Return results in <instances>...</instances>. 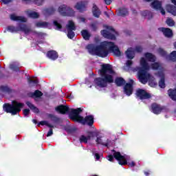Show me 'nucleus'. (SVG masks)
<instances>
[{"label":"nucleus","mask_w":176,"mask_h":176,"mask_svg":"<svg viewBox=\"0 0 176 176\" xmlns=\"http://www.w3.org/2000/svg\"><path fill=\"white\" fill-rule=\"evenodd\" d=\"M102 77L96 78L94 82L98 87H107L108 83H113V76L115 70L109 63H104L101 65V69L98 71Z\"/></svg>","instance_id":"2"},{"label":"nucleus","mask_w":176,"mask_h":176,"mask_svg":"<svg viewBox=\"0 0 176 176\" xmlns=\"http://www.w3.org/2000/svg\"><path fill=\"white\" fill-rule=\"evenodd\" d=\"M166 23L168 27H174L175 25V21H174V19L171 18H167Z\"/></svg>","instance_id":"39"},{"label":"nucleus","mask_w":176,"mask_h":176,"mask_svg":"<svg viewBox=\"0 0 176 176\" xmlns=\"http://www.w3.org/2000/svg\"><path fill=\"white\" fill-rule=\"evenodd\" d=\"M88 135L86 137L85 135H82L80 137V142H84L85 144H87V141L89 140H91V138H94V137H98V134L95 131H87Z\"/></svg>","instance_id":"12"},{"label":"nucleus","mask_w":176,"mask_h":176,"mask_svg":"<svg viewBox=\"0 0 176 176\" xmlns=\"http://www.w3.org/2000/svg\"><path fill=\"white\" fill-rule=\"evenodd\" d=\"M104 14H105L106 16H107L108 17L109 16V15H108V12H104Z\"/></svg>","instance_id":"63"},{"label":"nucleus","mask_w":176,"mask_h":176,"mask_svg":"<svg viewBox=\"0 0 176 176\" xmlns=\"http://www.w3.org/2000/svg\"><path fill=\"white\" fill-rule=\"evenodd\" d=\"M141 15L143 16V17H146V16H149L148 20H151L152 17H153V14L151 11L145 10L141 12Z\"/></svg>","instance_id":"37"},{"label":"nucleus","mask_w":176,"mask_h":176,"mask_svg":"<svg viewBox=\"0 0 176 176\" xmlns=\"http://www.w3.org/2000/svg\"><path fill=\"white\" fill-rule=\"evenodd\" d=\"M96 141L97 144H99L100 145H103V146H109V144H111V140H109V139L106 140V142H102L101 138H97Z\"/></svg>","instance_id":"31"},{"label":"nucleus","mask_w":176,"mask_h":176,"mask_svg":"<svg viewBox=\"0 0 176 176\" xmlns=\"http://www.w3.org/2000/svg\"><path fill=\"white\" fill-rule=\"evenodd\" d=\"M49 25V23H47V22H41L38 21L36 23V26L37 27H47V25Z\"/></svg>","instance_id":"42"},{"label":"nucleus","mask_w":176,"mask_h":176,"mask_svg":"<svg viewBox=\"0 0 176 176\" xmlns=\"http://www.w3.org/2000/svg\"><path fill=\"white\" fill-rule=\"evenodd\" d=\"M174 46H175V49H176V42H175Z\"/></svg>","instance_id":"64"},{"label":"nucleus","mask_w":176,"mask_h":176,"mask_svg":"<svg viewBox=\"0 0 176 176\" xmlns=\"http://www.w3.org/2000/svg\"><path fill=\"white\" fill-rule=\"evenodd\" d=\"M136 97L140 98V100H149V98H152V95L145 91V89H138L136 91Z\"/></svg>","instance_id":"11"},{"label":"nucleus","mask_w":176,"mask_h":176,"mask_svg":"<svg viewBox=\"0 0 176 176\" xmlns=\"http://www.w3.org/2000/svg\"><path fill=\"white\" fill-rule=\"evenodd\" d=\"M36 35H38V36H41L43 35L42 32H36Z\"/></svg>","instance_id":"61"},{"label":"nucleus","mask_w":176,"mask_h":176,"mask_svg":"<svg viewBox=\"0 0 176 176\" xmlns=\"http://www.w3.org/2000/svg\"><path fill=\"white\" fill-rule=\"evenodd\" d=\"M144 175H145L146 176H149V173H148V172H144Z\"/></svg>","instance_id":"62"},{"label":"nucleus","mask_w":176,"mask_h":176,"mask_svg":"<svg viewBox=\"0 0 176 176\" xmlns=\"http://www.w3.org/2000/svg\"><path fill=\"white\" fill-rule=\"evenodd\" d=\"M151 8L153 9H155V10H159L160 8H162V2L155 0L151 3Z\"/></svg>","instance_id":"27"},{"label":"nucleus","mask_w":176,"mask_h":176,"mask_svg":"<svg viewBox=\"0 0 176 176\" xmlns=\"http://www.w3.org/2000/svg\"><path fill=\"white\" fill-rule=\"evenodd\" d=\"M158 31L163 33L166 38H172L173 35V30L168 28H160Z\"/></svg>","instance_id":"14"},{"label":"nucleus","mask_w":176,"mask_h":176,"mask_svg":"<svg viewBox=\"0 0 176 176\" xmlns=\"http://www.w3.org/2000/svg\"><path fill=\"white\" fill-rule=\"evenodd\" d=\"M42 96H43V93L38 89L32 94V97H36V98H39L42 97Z\"/></svg>","instance_id":"40"},{"label":"nucleus","mask_w":176,"mask_h":176,"mask_svg":"<svg viewBox=\"0 0 176 176\" xmlns=\"http://www.w3.org/2000/svg\"><path fill=\"white\" fill-rule=\"evenodd\" d=\"M128 166H129L130 167H134L135 166V162H134V161H132L131 162H127Z\"/></svg>","instance_id":"53"},{"label":"nucleus","mask_w":176,"mask_h":176,"mask_svg":"<svg viewBox=\"0 0 176 176\" xmlns=\"http://www.w3.org/2000/svg\"><path fill=\"white\" fill-rule=\"evenodd\" d=\"M47 126V127H50V129H54V125H52L51 124H49V122L47 121H45V120H43V121H41L38 126Z\"/></svg>","instance_id":"38"},{"label":"nucleus","mask_w":176,"mask_h":176,"mask_svg":"<svg viewBox=\"0 0 176 176\" xmlns=\"http://www.w3.org/2000/svg\"><path fill=\"white\" fill-rule=\"evenodd\" d=\"M133 87L132 84H126L124 87V93L126 96H131L133 94Z\"/></svg>","instance_id":"20"},{"label":"nucleus","mask_w":176,"mask_h":176,"mask_svg":"<svg viewBox=\"0 0 176 176\" xmlns=\"http://www.w3.org/2000/svg\"><path fill=\"white\" fill-rule=\"evenodd\" d=\"M117 14L118 16L125 17V16H127V14H129V11L124 8H120L118 10Z\"/></svg>","instance_id":"25"},{"label":"nucleus","mask_w":176,"mask_h":176,"mask_svg":"<svg viewBox=\"0 0 176 176\" xmlns=\"http://www.w3.org/2000/svg\"><path fill=\"white\" fill-rule=\"evenodd\" d=\"M86 49H87L89 54L98 56V57H107L109 53H113L117 57L122 56L120 50L118 45H115L113 42L104 41L100 43L99 45L88 44Z\"/></svg>","instance_id":"1"},{"label":"nucleus","mask_w":176,"mask_h":176,"mask_svg":"<svg viewBox=\"0 0 176 176\" xmlns=\"http://www.w3.org/2000/svg\"><path fill=\"white\" fill-rule=\"evenodd\" d=\"M26 105H28V107L34 112V113H39V109L38 107H35L31 102L28 101L26 102Z\"/></svg>","instance_id":"29"},{"label":"nucleus","mask_w":176,"mask_h":176,"mask_svg":"<svg viewBox=\"0 0 176 176\" xmlns=\"http://www.w3.org/2000/svg\"><path fill=\"white\" fill-rule=\"evenodd\" d=\"M101 34L104 38H107V39H111V41H116V36L115 34H113L109 31L107 30H102L100 32Z\"/></svg>","instance_id":"15"},{"label":"nucleus","mask_w":176,"mask_h":176,"mask_svg":"<svg viewBox=\"0 0 176 176\" xmlns=\"http://www.w3.org/2000/svg\"><path fill=\"white\" fill-rule=\"evenodd\" d=\"M130 82H128V84L132 85V86L134 85V80H130Z\"/></svg>","instance_id":"58"},{"label":"nucleus","mask_w":176,"mask_h":176,"mask_svg":"<svg viewBox=\"0 0 176 176\" xmlns=\"http://www.w3.org/2000/svg\"><path fill=\"white\" fill-rule=\"evenodd\" d=\"M32 122L34 124H38V120H35V119H33L32 120Z\"/></svg>","instance_id":"59"},{"label":"nucleus","mask_w":176,"mask_h":176,"mask_svg":"<svg viewBox=\"0 0 176 176\" xmlns=\"http://www.w3.org/2000/svg\"><path fill=\"white\" fill-rule=\"evenodd\" d=\"M140 66L141 67H136L135 69L138 71L139 82L143 85H146V83H148V80L151 79V74L148 73V71H149V64H148L145 58H141Z\"/></svg>","instance_id":"4"},{"label":"nucleus","mask_w":176,"mask_h":176,"mask_svg":"<svg viewBox=\"0 0 176 176\" xmlns=\"http://www.w3.org/2000/svg\"><path fill=\"white\" fill-rule=\"evenodd\" d=\"M66 28L67 30V38H69V39H74L75 37V32L74 31H76L75 23L72 21H69L68 24L66 25Z\"/></svg>","instance_id":"10"},{"label":"nucleus","mask_w":176,"mask_h":176,"mask_svg":"<svg viewBox=\"0 0 176 176\" xmlns=\"http://www.w3.org/2000/svg\"><path fill=\"white\" fill-rule=\"evenodd\" d=\"M92 13L94 17H96L97 19H98L100 16H101V11L98 8V7L96 6V4H94L93 6Z\"/></svg>","instance_id":"24"},{"label":"nucleus","mask_w":176,"mask_h":176,"mask_svg":"<svg viewBox=\"0 0 176 176\" xmlns=\"http://www.w3.org/2000/svg\"><path fill=\"white\" fill-rule=\"evenodd\" d=\"M58 12H59L61 16H74V10L67 6V5L65 4L60 6L58 8Z\"/></svg>","instance_id":"8"},{"label":"nucleus","mask_w":176,"mask_h":176,"mask_svg":"<svg viewBox=\"0 0 176 176\" xmlns=\"http://www.w3.org/2000/svg\"><path fill=\"white\" fill-rule=\"evenodd\" d=\"M28 82L30 87H34V86H36V85L39 83V81L38 80H34L31 78H28Z\"/></svg>","instance_id":"36"},{"label":"nucleus","mask_w":176,"mask_h":176,"mask_svg":"<svg viewBox=\"0 0 176 176\" xmlns=\"http://www.w3.org/2000/svg\"><path fill=\"white\" fill-rule=\"evenodd\" d=\"M106 5H110L112 3V0H104Z\"/></svg>","instance_id":"55"},{"label":"nucleus","mask_w":176,"mask_h":176,"mask_svg":"<svg viewBox=\"0 0 176 176\" xmlns=\"http://www.w3.org/2000/svg\"><path fill=\"white\" fill-rule=\"evenodd\" d=\"M114 82L118 87H121V86H124V85H126V80L122 77L116 78Z\"/></svg>","instance_id":"23"},{"label":"nucleus","mask_w":176,"mask_h":176,"mask_svg":"<svg viewBox=\"0 0 176 176\" xmlns=\"http://www.w3.org/2000/svg\"><path fill=\"white\" fill-rule=\"evenodd\" d=\"M10 19L12 21H21V23H26L27 19L24 16H17L14 14L10 15Z\"/></svg>","instance_id":"22"},{"label":"nucleus","mask_w":176,"mask_h":176,"mask_svg":"<svg viewBox=\"0 0 176 176\" xmlns=\"http://www.w3.org/2000/svg\"><path fill=\"white\" fill-rule=\"evenodd\" d=\"M113 155H108L109 162H113L116 159V160L118 161V164H120V166H126V164H127L126 157L124 155H122L119 151H115V150H113Z\"/></svg>","instance_id":"7"},{"label":"nucleus","mask_w":176,"mask_h":176,"mask_svg":"<svg viewBox=\"0 0 176 176\" xmlns=\"http://www.w3.org/2000/svg\"><path fill=\"white\" fill-rule=\"evenodd\" d=\"M0 91H1V93H5L6 94H7L8 93H11L12 90L8 86L1 85L0 86Z\"/></svg>","instance_id":"35"},{"label":"nucleus","mask_w":176,"mask_h":176,"mask_svg":"<svg viewBox=\"0 0 176 176\" xmlns=\"http://www.w3.org/2000/svg\"><path fill=\"white\" fill-rule=\"evenodd\" d=\"M3 3H10V2H12V0H1Z\"/></svg>","instance_id":"57"},{"label":"nucleus","mask_w":176,"mask_h":176,"mask_svg":"<svg viewBox=\"0 0 176 176\" xmlns=\"http://www.w3.org/2000/svg\"><path fill=\"white\" fill-rule=\"evenodd\" d=\"M107 30H109V31H111V32H113L116 35H118V32L115 31V29L111 26H107Z\"/></svg>","instance_id":"46"},{"label":"nucleus","mask_w":176,"mask_h":176,"mask_svg":"<svg viewBox=\"0 0 176 176\" xmlns=\"http://www.w3.org/2000/svg\"><path fill=\"white\" fill-rule=\"evenodd\" d=\"M54 25L56 27V30H61L63 28V25L60 23H58L57 21H54Z\"/></svg>","instance_id":"43"},{"label":"nucleus","mask_w":176,"mask_h":176,"mask_svg":"<svg viewBox=\"0 0 176 176\" xmlns=\"http://www.w3.org/2000/svg\"><path fill=\"white\" fill-rule=\"evenodd\" d=\"M151 68L153 69H159L160 68V64L159 63H154L151 65Z\"/></svg>","instance_id":"45"},{"label":"nucleus","mask_w":176,"mask_h":176,"mask_svg":"<svg viewBox=\"0 0 176 176\" xmlns=\"http://www.w3.org/2000/svg\"><path fill=\"white\" fill-rule=\"evenodd\" d=\"M55 109L56 112H58V113H60L61 115H65V113L69 111V107L67 105L60 104L57 106Z\"/></svg>","instance_id":"16"},{"label":"nucleus","mask_w":176,"mask_h":176,"mask_svg":"<svg viewBox=\"0 0 176 176\" xmlns=\"http://www.w3.org/2000/svg\"><path fill=\"white\" fill-rule=\"evenodd\" d=\"M7 31L12 33L21 31V32H24L25 34H30V32H31L30 28H28L25 23H23L21 22L18 23L17 27H14L13 25L8 26Z\"/></svg>","instance_id":"6"},{"label":"nucleus","mask_w":176,"mask_h":176,"mask_svg":"<svg viewBox=\"0 0 176 176\" xmlns=\"http://www.w3.org/2000/svg\"><path fill=\"white\" fill-rule=\"evenodd\" d=\"M158 10H160V12L162 13V14H163V16L166 14V11L162 7Z\"/></svg>","instance_id":"54"},{"label":"nucleus","mask_w":176,"mask_h":176,"mask_svg":"<svg viewBox=\"0 0 176 176\" xmlns=\"http://www.w3.org/2000/svg\"><path fill=\"white\" fill-rule=\"evenodd\" d=\"M44 12L47 16H52V14H54V12H56V9H54V8L53 7H50L48 8H45L44 10Z\"/></svg>","instance_id":"34"},{"label":"nucleus","mask_w":176,"mask_h":176,"mask_svg":"<svg viewBox=\"0 0 176 176\" xmlns=\"http://www.w3.org/2000/svg\"><path fill=\"white\" fill-rule=\"evenodd\" d=\"M135 52H137V53H142V47L137 46V47H135Z\"/></svg>","instance_id":"48"},{"label":"nucleus","mask_w":176,"mask_h":176,"mask_svg":"<svg viewBox=\"0 0 176 176\" xmlns=\"http://www.w3.org/2000/svg\"><path fill=\"white\" fill-rule=\"evenodd\" d=\"M81 35L85 41H89L90 37L91 36V34L87 30H82L81 31Z\"/></svg>","instance_id":"28"},{"label":"nucleus","mask_w":176,"mask_h":176,"mask_svg":"<svg viewBox=\"0 0 176 176\" xmlns=\"http://www.w3.org/2000/svg\"><path fill=\"white\" fill-rule=\"evenodd\" d=\"M48 118L50 119L52 123H55V124L60 123V118L53 114H49Z\"/></svg>","instance_id":"33"},{"label":"nucleus","mask_w":176,"mask_h":176,"mask_svg":"<svg viewBox=\"0 0 176 176\" xmlns=\"http://www.w3.org/2000/svg\"><path fill=\"white\" fill-rule=\"evenodd\" d=\"M132 65H133L132 60H127L126 61V67H128V68L131 67Z\"/></svg>","instance_id":"51"},{"label":"nucleus","mask_w":176,"mask_h":176,"mask_svg":"<svg viewBox=\"0 0 176 176\" xmlns=\"http://www.w3.org/2000/svg\"><path fill=\"white\" fill-rule=\"evenodd\" d=\"M23 112L25 116H28L30 115V109H24Z\"/></svg>","instance_id":"47"},{"label":"nucleus","mask_w":176,"mask_h":176,"mask_svg":"<svg viewBox=\"0 0 176 176\" xmlns=\"http://www.w3.org/2000/svg\"><path fill=\"white\" fill-rule=\"evenodd\" d=\"M47 57L50 60H53V61L57 60L58 58V53L55 50H50L47 52Z\"/></svg>","instance_id":"18"},{"label":"nucleus","mask_w":176,"mask_h":176,"mask_svg":"<svg viewBox=\"0 0 176 176\" xmlns=\"http://www.w3.org/2000/svg\"><path fill=\"white\" fill-rule=\"evenodd\" d=\"M45 0H34V2L36 3V5H38V6H41V5H42V3H43Z\"/></svg>","instance_id":"49"},{"label":"nucleus","mask_w":176,"mask_h":176,"mask_svg":"<svg viewBox=\"0 0 176 176\" xmlns=\"http://www.w3.org/2000/svg\"><path fill=\"white\" fill-rule=\"evenodd\" d=\"M151 112L155 113V115H160L162 113V111L164 109V107L162 106L156 102H154L151 104Z\"/></svg>","instance_id":"13"},{"label":"nucleus","mask_w":176,"mask_h":176,"mask_svg":"<svg viewBox=\"0 0 176 176\" xmlns=\"http://www.w3.org/2000/svg\"><path fill=\"white\" fill-rule=\"evenodd\" d=\"M10 68L12 69V71H14L15 72H19V71H20V68L16 66V65H10Z\"/></svg>","instance_id":"44"},{"label":"nucleus","mask_w":176,"mask_h":176,"mask_svg":"<svg viewBox=\"0 0 176 176\" xmlns=\"http://www.w3.org/2000/svg\"><path fill=\"white\" fill-rule=\"evenodd\" d=\"M168 96L173 101H176V89L168 90Z\"/></svg>","instance_id":"32"},{"label":"nucleus","mask_w":176,"mask_h":176,"mask_svg":"<svg viewBox=\"0 0 176 176\" xmlns=\"http://www.w3.org/2000/svg\"><path fill=\"white\" fill-rule=\"evenodd\" d=\"M82 112H83V110L80 107L77 109H71V111L69 113V118L73 122L80 123L82 126H85V124H87V126L91 127V126L94 124V116L89 115L84 118L80 116Z\"/></svg>","instance_id":"3"},{"label":"nucleus","mask_w":176,"mask_h":176,"mask_svg":"<svg viewBox=\"0 0 176 176\" xmlns=\"http://www.w3.org/2000/svg\"><path fill=\"white\" fill-rule=\"evenodd\" d=\"M158 53L162 56V57H165L166 60H170V61L176 63V51H173L168 55L167 52L164 51L162 48H159Z\"/></svg>","instance_id":"9"},{"label":"nucleus","mask_w":176,"mask_h":176,"mask_svg":"<svg viewBox=\"0 0 176 176\" xmlns=\"http://www.w3.org/2000/svg\"><path fill=\"white\" fill-rule=\"evenodd\" d=\"M29 17L31 19H38L39 18V14L36 12H32L28 14Z\"/></svg>","instance_id":"41"},{"label":"nucleus","mask_w":176,"mask_h":176,"mask_svg":"<svg viewBox=\"0 0 176 176\" xmlns=\"http://www.w3.org/2000/svg\"><path fill=\"white\" fill-rule=\"evenodd\" d=\"M125 54L129 60H133L135 57V52L133 47H129L125 52Z\"/></svg>","instance_id":"21"},{"label":"nucleus","mask_w":176,"mask_h":176,"mask_svg":"<svg viewBox=\"0 0 176 176\" xmlns=\"http://www.w3.org/2000/svg\"><path fill=\"white\" fill-rule=\"evenodd\" d=\"M24 107V104L20 103L16 100L12 101V104L5 103L3 109L7 113H12V115H17L21 111V108Z\"/></svg>","instance_id":"5"},{"label":"nucleus","mask_w":176,"mask_h":176,"mask_svg":"<svg viewBox=\"0 0 176 176\" xmlns=\"http://www.w3.org/2000/svg\"><path fill=\"white\" fill-rule=\"evenodd\" d=\"M91 28L92 31H97V25L96 23H91Z\"/></svg>","instance_id":"50"},{"label":"nucleus","mask_w":176,"mask_h":176,"mask_svg":"<svg viewBox=\"0 0 176 176\" xmlns=\"http://www.w3.org/2000/svg\"><path fill=\"white\" fill-rule=\"evenodd\" d=\"M172 3L176 6V0H171Z\"/></svg>","instance_id":"60"},{"label":"nucleus","mask_w":176,"mask_h":176,"mask_svg":"<svg viewBox=\"0 0 176 176\" xmlns=\"http://www.w3.org/2000/svg\"><path fill=\"white\" fill-rule=\"evenodd\" d=\"M95 157H96V160H100V157H101L100 156V154L96 153H95Z\"/></svg>","instance_id":"56"},{"label":"nucleus","mask_w":176,"mask_h":176,"mask_svg":"<svg viewBox=\"0 0 176 176\" xmlns=\"http://www.w3.org/2000/svg\"><path fill=\"white\" fill-rule=\"evenodd\" d=\"M157 76H159L160 78V80L159 81V87H161V89H164L166 87V80L164 76V73L163 72H158L157 73Z\"/></svg>","instance_id":"17"},{"label":"nucleus","mask_w":176,"mask_h":176,"mask_svg":"<svg viewBox=\"0 0 176 176\" xmlns=\"http://www.w3.org/2000/svg\"><path fill=\"white\" fill-rule=\"evenodd\" d=\"M51 135H53V129H50V131L47 133V137H51Z\"/></svg>","instance_id":"52"},{"label":"nucleus","mask_w":176,"mask_h":176,"mask_svg":"<svg viewBox=\"0 0 176 176\" xmlns=\"http://www.w3.org/2000/svg\"><path fill=\"white\" fill-rule=\"evenodd\" d=\"M75 8H76L78 12H80L82 13V12H86V2L85 1H80L76 3L75 6Z\"/></svg>","instance_id":"19"},{"label":"nucleus","mask_w":176,"mask_h":176,"mask_svg":"<svg viewBox=\"0 0 176 176\" xmlns=\"http://www.w3.org/2000/svg\"><path fill=\"white\" fill-rule=\"evenodd\" d=\"M166 10L168 13H171L173 16H176V6L168 4L166 6Z\"/></svg>","instance_id":"26"},{"label":"nucleus","mask_w":176,"mask_h":176,"mask_svg":"<svg viewBox=\"0 0 176 176\" xmlns=\"http://www.w3.org/2000/svg\"><path fill=\"white\" fill-rule=\"evenodd\" d=\"M144 56L146 60L151 63H155V61H156V56H155L152 53L146 52Z\"/></svg>","instance_id":"30"}]
</instances>
